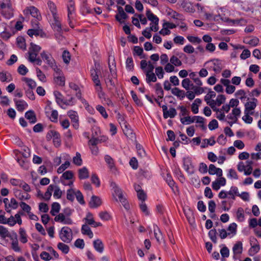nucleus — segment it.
<instances>
[{"label": "nucleus", "mask_w": 261, "mask_h": 261, "mask_svg": "<svg viewBox=\"0 0 261 261\" xmlns=\"http://www.w3.org/2000/svg\"><path fill=\"white\" fill-rule=\"evenodd\" d=\"M110 186L113 191L112 195L113 198L116 201L121 202L125 208L128 209L129 207V204L121 189L114 182H112Z\"/></svg>", "instance_id": "obj_1"}, {"label": "nucleus", "mask_w": 261, "mask_h": 261, "mask_svg": "<svg viewBox=\"0 0 261 261\" xmlns=\"http://www.w3.org/2000/svg\"><path fill=\"white\" fill-rule=\"evenodd\" d=\"M151 103H156L160 107L162 108L163 112V117L165 119L168 118H174L177 114L176 110L174 108H170L168 110L167 106L163 104V99H147Z\"/></svg>", "instance_id": "obj_2"}, {"label": "nucleus", "mask_w": 261, "mask_h": 261, "mask_svg": "<svg viewBox=\"0 0 261 261\" xmlns=\"http://www.w3.org/2000/svg\"><path fill=\"white\" fill-rule=\"evenodd\" d=\"M100 66L99 64L95 65V68H92L90 69V74L92 81L95 84L96 90L98 92L99 98H101V95H103L102 88L100 80L99 79L98 73H100Z\"/></svg>", "instance_id": "obj_3"}, {"label": "nucleus", "mask_w": 261, "mask_h": 261, "mask_svg": "<svg viewBox=\"0 0 261 261\" xmlns=\"http://www.w3.org/2000/svg\"><path fill=\"white\" fill-rule=\"evenodd\" d=\"M53 193V197L55 199H59L62 197L63 192L59 187L56 185H50L43 196V198L45 200L50 199L52 193Z\"/></svg>", "instance_id": "obj_4"}, {"label": "nucleus", "mask_w": 261, "mask_h": 261, "mask_svg": "<svg viewBox=\"0 0 261 261\" xmlns=\"http://www.w3.org/2000/svg\"><path fill=\"white\" fill-rule=\"evenodd\" d=\"M204 66H206L208 70H212L216 73H220L223 68L222 61L218 59H214L206 62Z\"/></svg>", "instance_id": "obj_5"}, {"label": "nucleus", "mask_w": 261, "mask_h": 261, "mask_svg": "<svg viewBox=\"0 0 261 261\" xmlns=\"http://www.w3.org/2000/svg\"><path fill=\"white\" fill-rule=\"evenodd\" d=\"M60 239L64 243H69L72 240L73 233L71 228L67 226L63 227L59 231Z\"/></svg>", "instance_id": "obj_6"}, {"label": "nucleus", "mask_w": 261, "mask_h": 261, "mask_svg": "<svg viewBox=\"0 0 261 261\" xmlns=\"http://www.w3.org/2000/svg\"><path fill=\"white\" fill-rule=\"evenodd\" d=\"M22 214V213L19 212L17 213H16L14 216H11L8 218H7L5 216L2 224H7L10 227L14 226L16 223H18L19 225H21L22 222L21 218V215Z\"/></svg>", "instance_id": "obj_7"}, {"label": "nucleus", "mask_w": 261, "mask_h": 261, "mask_svg": "<svg viewBox=\"0 0 261 261\" xmlns=\"http://www.w3.org/2000/svg\"><path fill=\"white\" fill-rule=\"evenodd\" d=\"M65 212L67 216L65 215L63 213H60L55 217V221L57 222L61 223L63 224H72L73 223V221L69 217V216L71 214V210L69 208H66Z\"/></svg>", "instance_id": "obj_8"}, {"label": "nucleus", "mask_w": 261, "mask_h": 261, "mask_svg": "<svg viewBox=\"0 0 261 261\" xmlns=\"http://www.w3.org/2000/svg\"><path fill=\"white\" fill-rule=\"evenodd\" d=\"M207 90H208V88L198 87L193 84L192 85L190 90L187 91V98H195L196 96L206 93Z\"/></svg>", "instance_id": "obj_9"}, {"label": "nucleus", "mask_w": 261, "mask_h": 261, "mask_svg": "<svg viewBox=\"0 0 261 261\" xmlns=\"http://www.w3.org/2000/svg\"><path fill=\"white\" fill-rule=\"evenodd\" d=\"M15 233L16 232L14 231L10 232L7 228L3 225H0V240L2 242H5L6 245L8 243L7 239H10Z\"/></svg>", "instance_id": "obj_10"}, {"label": "nucleus", "mask_w": 261, "mask_h": 261, "mask_svg": "<svg viewBox=\"0 0 261 261\" xmlns=\"http://www.w3.org/2000/svg\"><path fill=\"white\" fill-rule=\"evenodd\" d=\"M250 248L249 249L248 253L250 256H253L260 250V247L257 239L254 237L250 239Z\"/></svg>", "instance_id": "obj_11"}, {"label": "nucleus", "mask_w": 261, "mask_h": 261, "mask_svg": "<svg viewBox=\"0 0 261 261\" xmlns=\"http://www.w3.org/2000/svg\"><path fill=\"white\" fill-rule=\"evenodd\" d=\"M123 127L121 128L125 136L132 141H135L136 135L134 133L133 130L131 129L130 126L128 124H125L124 122H122Z\"/></svg>", "instance_id": "obj_12"}, {"label": "nucleus", "mask_w": 261, "mask_h": 261, "mask_svg": "<svg viewBox=\"0 0 261 261\" xmlns=\"http://www.w3.org/2000/svg\"><path fill=\"white\" fill-rule=\"evenodd\" d=\"M40 56L42 60L49 67L53 66L55 63H56L55 60L52 57L51 55L45 50H43L41 53Z\"/></svg>", "instance_id": "obj_13"}, {"label": "nucleus", "mask_w": 261, "mask_h": 261, "mask_svg": "<svg viewBox=\"0 0 261 261\" xmlns=\"http://www.w3.org/2000/svg\"><path fill=\"white\" fill-rule=\"evenodd\" d=\"M226 184V179L222 176H218V178L212 182V187L215 191L219 190L221 187H224Z\"/></svg>", "instance_id": "obj_14"}, {"label": "nucleus", "mask_w": 261, "mask_h": 261, "mask_svg": "<svg viewBox=\"0 0 261 261\" xmlns=\"http://www.w3.org/2000/svg\"><path fill=\"white\" fill-rule=\"evenodd\" d=\"M183 167L188 174H192L194 173V166L192 164L191 159L190 158L186 157L184 158Z\"/></svg>", "instance_id": "obj_15"}, {"label": "nucleus", "mask_w": 261, "mask_h": 261, "mask_svg": "<svg viewBox=\"0 0 261 261\" xmlns=\"http://www.w3.org/2000/svg\"><path fill=\"white\" fill-rule=\"evenodd\" d=\"M62 157L63 159L66 161L64 163L60 165L59 167L57 169V173L59 174L63 173L66 169L68 168L70 165V163L69 162V155L67 153H63Z\"/></svg>", "instance_id": "obj_16"}, {"label": "nucleus", "mask_w": 261, "mask_h": 261, "mask_svg": "<svg viewBox=\"0 0 261 261\" xmlns=\"http://www.w3.org/2000/svg\"><path fill=\"white\" fill-rule=\"evenodd\" d=\"M57 103L62 109H66L74 105L72 99H56Z\"/></svg>", "instance_id": "obj_17"}, {"label": "nucleus", "mask_w": 261, "mask_h": 261, "mask_svg": "<svg viewBox=\"0 0 261 261\" xmlns=\"http://www.w3.org/2000/svg\"><path fill=\"white\" fill-rule=\"evenodd\" d=\"M48 136L53 138V143L56 147H59L61 145V141L59 133L55 130H50L47 134V137Z\"/></svg>", "instance_id": "obj_18"}, {"label": "nucleus", "mask_w": 261, "mask_h": 261, "mask_svg": "<svg viewBox=\"0 0 261 261\" xmlns=\"http://www.w3.org/2000/svg\"><path fill=\"white\" fill-rule=\"evenodd\" d=\"M67 115L72 122L73 127L75 129L78 128L79 124L77 113L74 111L70 110L67 112Z\"/></svg>", "instance_id": "obj_19"}, {"label": "nucleus", "mask_w": 261, "mask_h": 261, "mask_svg": "<svg viewBox=\"0 0 261 261\" xmlns=\"http://www.w3.org/2000/svg\"><path fill=\"white\" fill-rule=\"evenodd\" d=\"M41 49V47L39 45L31 42L28 51L29 57H37Z\"/></svg>", "instance_id": "obj_20"}, {"label": "nucleus", "mask_w": 261, "mask_h": 261, "mask_svg": "<svg viewBox=\"0 0 261 261\" xmlns=\"http://www.w3.org/2000/svg\"><path fill=\"white\" fill-rule=\"evenodd\" d=\"M84 219L86 222L85 224L91 225L94 227H97L102 225V224L100 222H96L94 221L93 215L91 213H88Z\"/></svg>", "instance_id": "obj_21"}, {"label": "nucleus", "mask_w": 261, "mask_h": 261, "mask_svg": "<svg viewBox=\"0 0 261 261\" xmlns=\"http://www.w3.org/2000/svg\"><path fill=\"white\" fill-rule=\"evenodd\" d=\"M221 83L226 87V92L228 94L233 93L235 90L236 87L234 86L230 85V81L227 79H222L220 80Z\"/></svg>", "instance_id": "obj_22"}, {"label": "nucleus", "mask_w": 261, "mask_h": 261, "mask_svg": "<svg viewBox=\"0 0 261 261\" xmlns=\"http://www.w3.org/2000/svg\"><path fill=\"white\" fill-rule=\"evenodd\" d=\"M117 9L118 13L115 15V19L119 22L123 23L124 21H122L121 19H126L128 18V15L125 13L123 8L121 6H118Z\"/></svg>", "instance_id": "obj_23"}, {"label": "nucleus", "mask_w": 261, "mask_h": 261, "mask_svg": "<svg viewBox=\"0 0 261 261\" xmlns=\"http://www.w3.org/2000/svg\"><path fill=\"white\" fill-rule=\"evenodd\" d=\"M11 242V247L15 252H19L21 251V248L19 246L17 235L16 233L13 235L12 238L10 239Z\"/></svg>", "instance_id": "obj_24"}, {"label": "nucleus", "mask_w": 261, "mask_h": 261, "mask_svg": "<svg viewBox=\"0 0 261 261\" xmlns=\"http://www.w3.org/2000/svg\"><path fill=\"white\" fill-rule=\"evenodd\" d=\"M14 193L15 197L20 200H27L31 198L30 195L26 192L15 190Z\"/></svg>", "instance_id": "obj_25"}, {"label": "nucleus", "mask_w": 261, "mask_h": 261, "mask_svg": "<svg viewBox=\"0 0 261 261\" xmlns=\"http://www.w3.org/2000/svg\"><path fill=\"white\" fill-rule=\"evenodd\" d=\"M18 236L19 241L21 243L25 244L28 242L29 236L27 233V231L23 228L20 227L19 228L18 231Z\"/></svg>", "instance_id": "obj_26"}, {"label": "nucleus", "mask_w": 261, "mask_h": 261, "mask_svg": "<svg viewBox=\"0 0 261 261\" xmlns=\"http://www.w3.org/2000/svg\"><path fill=\"white\" fill-rule=\"evenodd\" d=\"M208 173L210 175H217V176H222L223 171L221 168H217L214 165L210 164L208 170Z\"/></svg>", "instance_id": "obj_27"}, {"label": "nucleus", "mask_w": 261, "mask_h": 261, "mask_svg": "<svg viewBox=\"0 0 261 261\" xmlns=\"http://www.w3.org/2000/svg\"><path fill=\"white\" fill-rule=\"evenodd\" d=\"M207 103L213 109H216L217 107L220 106L224 102L225 99H205Z\"/></svg>", "instance_id": "obj_28"}, {"label": "nucleus", "mask_w": 261, "mask_h": 261, "mask_svg": "<svg viewBox=\"0 0 261 261\" xmlns=\"http://www.w3.org/2000/svg\"><path fill=\"white\" fill-rule=\"evenodd\" d=\"M54 19V22L51 24V27L54 31H56L58 33H62V27L61 23L59 20L58 16L53 17Z\"/></svg>", "instance_id": "obj_29"}, {"label": "nucleus", "mask_w": 261, "mask_h": 261, "mask_svg": "<svg viewBox=\"0 0 261 261\" xmlns=\"http://www.w3.org/2000/svg\"><path fill=\"white\" fill-rule=\"evenodd\" d=\"M256 99H251L250 101H249L248 102L245 103V111H247L248 112H253V110L256 107Z\"/></svg>", "instance_id": "obj_30"}, {"label": "nucleus", "mask_w": 261, "mask_h": 261, "mask_svg": "<svg viewBox=\"0 0 261 261\" xmlns=\"http://www.w3.org/2000/svg\"><path fill=\"white\" fill-rule=\"evenodd\" d=\"M236 219L238 222H242L245 220V215L244 209L240 207L236 212Z\"/></svg>", "instance_id": "obj_31"}, {"label": "nucleus", "mask_w": 261, "mask_h": 261, "mask_svg": "<svg viewBox=\"0 0 261 261\" xmlns=\"http://www.w3.org/2000/svg\"><path fill=\"white\" fill-rule=\"evenodd\" d=\"M18 206V202L14 198H11L10 201L6 206L5 210L7 213H11L12 210H16Z\"/></svg>", "instance_id": "obj_32"}, {"label": "nucleus", "mask_w": 261, "mask_h": 261, "mask_svg": "<svg viewBox=\"0 0 261 261\" xmlns=\"http://www.w3.org/2000/svg\"><path fill=\"white\" fill-rule=\"evenodd\" d=\"M181 6L184 10L187 12L193 13L195 12V8L193 4L189 1H184Z\"/></svg>", "instance_id": "obj_33"}, {"label": "nucleus", "mask_w": 261, "mask_h": 261, "mask_svg": "<svg viewBox=\"0 0 261 261\" xmlns=\"http://www.w3.org/2000/svg\"><path fill=\"white\" fill-rule=\"evenodd\" d=\"M102 203L101 199L97 196H93L91 197L89 205L91 207L96 208L99 206Z\"/></svg>", "instance_id": "obj_34"}, {"label": "nucleus", "mask_w": 261, "mask_h": 261, "mask_svg": "<svg viewBox=\"0 0 261 261\" xmlns=\"http://www.w3.org/2000/svg\"><path fill=\"white\" fill-rule=\"evenodd\" d=\"M146 15L147 17V19L151 21L152 22V23H153V24H155L156 25L157 23H159V18L157 17V16L154 15L151 11L150 10L148 9L146 11Z\"/></svg>", "instance_id": "obj_35"}, {"label": "nucleus", "mask_w": 261, "mask_h": 261, "mask_svg": "<svg viewBox=\"0 0 261 261\" xmlns=\"http://www.w3.org/2000/svg\"><path fill=\"white\" fill-rule=\"evenodd\" d=\"M237 225L236 223H232L229 224L226 231L228 234V237L231 238L236 234Z\"/></svg>", "instance_id": "obj_36"}, {"label": "nucleus", "mask_w": 261, "mask_h": 261, "mask_svg": "<svg viewBox=\"0 0 261 261\" xmlns=\"http://www.w3.org/2000/svg\"><path fill=\"white\" fill-rule=\"evenodd\" d=\"M94 249L99 253H102L104 249L103 244L100 239H97L93 242Z\"/></svg>", "instance_id": "obj_37"}, {"label": "nucleus", "mask_w": 261, "mask_h": 261, "mask_svg": "<svg viewBox=\"0 0 261 261\" xmlns=\"http://www.w3.org/2000/svg\"><path fill=\"white\" fill-rule=\"evenodd\" d=\"M16 108L19 111H23L28 108L27 103L22 99H18L15 101Z\"/></svg>", "instance_id": "obj_38"}, {"label": "nucleus", "mask_w": 261, "mask_h": 261, "mask_svg": "<svg viewBox=\"0 0 261 261\" xmlns=\"http://www.w3.org/2000/svg\"><path fill=\"white\" fill-rule=\"evenodd\" d=\"M172 93L178 98H185L187 97V92L180 90L179 88L175 87L171 90Z\"/></svg>", "instance_id": "obj_39"}, {"label": "nucleus", "mask_w": 261, "mask_h": 261, "mask_svg": "<svg viewBox=\"0 0 261 261\" xmlns=\"http://www.w3.org/2000/svg\"><path fill=\"white\" fill-rule=\"evenodd\" d=\"M89 176V173L88 169L84 167L79 170V177L81 179L88 178Z\"/></svg>", "instance_id": "obj_40"}, {"label": "nucleus", "mask_w": 261, "mask_h": 261, "mask_svg": "<svg viewBox=\"0 0 261 261\" xmlns=\"http://www.w3.org/2000/svg\"><path fill=\"white\" fill-rule=\"evenodd\" d=\"M233 253L234 255L241 254L243 251V244L240 241L237 242L232 248Z\"/></svg>", "instance_id": "obj_41"}, {"label": "nucleus", "mask_w": 261, "mask_h": 261, "mask_svg": "<svg viewBox=\"0 0 261 261\" xmlns=\"http://www.w3.org/2000/svg\"><path fill=\"white\" fill-rule=\"evenodd\" d=\"M216 142L214 138L212 137L209 139H205L203 140L201 143L200 147L202 148L207 147L208 146H213L215 144Z\"/></svg>", "instance_id": "obj_42"}, {"label": "nucleus", "mask_w": 261, "mask_h": 261, "mask_svg": "<svg viewBox=\"0 0 261 261\" xmlns=\"http://www.w3.org/2000/svg\"><path fill=\"white\" fill-rule=\"evenodd\" d=\"M82 233L84 235H87L89 238L91 239L93 237V233L90 227L87 224H84L81 228Z\"/></svg>", "instance_id": "obj_43"}, {"label": "nucleus", "mask_w": 261, "mask_h": 261, "mask_svg": "<svg viewBox=\"0 0 261 261\" xmlns=\"http://www.w3.org/2000/svg\"><path fill=\"white\" fill-rule=\"evenodd\" d=\"M239 190L237 187L232 186L229 191H228L229 197L233 200L235 199V197L239 195Z\"/></svg>", "instance_id": "obj_44"}, {"label": "nucleus", "mask_w": 261, "mask_h": 261, "mask_svg": "<svg viewBox=\"0 0 261 261\" xmlns=\"http://www.w3.org/2000/svg\"><path fill=\"white\" fill-rule=\"evenodd\" d=\"M201 101L200 99H196L191 106V110L192 112L196 114L198 113L199 112V107L201 105Z\"/></svg>", "instance_id": "obj_45"}, {"label": "nucleus", "mask_w": 261, "mask_h": 261, "mask_svg": "<svg viewBox=\"0 0 261 261\" xmlns=\"http://www.w3.org/2000/svg\"><path fill=\"white\" fill-rule=\"evenodd\" d=\"M48 7L53 15V17L58 16L57 7L55 4L52 1H48L47 2Z\"/></svg>", "instance_id": "obj_46"}, {"label": "nucleus", "mask_w": 261, "mask_h": 261, "mask_svg": "<svg viewBox=\"0 0 261 261\" xmlns=\"http://www.w3.org/2000/svg\"><path fill=\"white\" fill-rule=\"evenodd\" d=\"M25 117L31 123H35L36 122V116L33 111H29L27 112L25 114Z\"/></svg>", "instance_id": "obj_47"}, {"label": "nucleus", "mask_w": 261, "mask_h": 261, "mask_svg": "<svg viewBox=\"0 0 261 261\" xmlns=\"http://www.w3.org/2000/svg\"><path fill=\"white\" fill-rule=\"evenodd\" d=\"M60 204L58 202H54L51 205V208L50 212L51 215L56 216L57 214L60 211Z\"/></svg>", "instance_id": "obj_48"}, {"label": "nucleus", "mask_w": 261, "mask_h": 261, "mask_svg": "<svg viewBox=\"0 0 261 261\" xmlns=\"http://www.w3.org/2000/svg\"><path fill=\"white\" fill-rule=\"evenodd\" d=\"M17 44L18 46L22 50L26 49L25 40L24 37L19 36L16 39Z\"/></svg>", "instance_id": "obj_49"}, {"label": "nucleus", "mask_w": 261, "mask_h": 261, "mask_svg": "<svg viewBox=\"0 0 261 261\" xmlns=\"http://www.w3.org/2000/svg\"><path fill=\"white\" fill-rule=\"evenodd\" d=\"M165 179L169 186L173 190H174V188H176V186L175 185V182L172 179V177L171 175L167 173L166 175L165 176Z\"/></svg>", "instance_id": "obj_50"}, {"label": "nucleus", "mask_w": 261, "mask_h": 261, "mask_svg": "<svg viewBox=\"0 0 261 261\" xmlns=\"http://www.w3.org/2000/svg\"><path fill=\"white\" fill-rule=\"evenodd\" d=\"M54 81L59 86H64L65 83V77L63 75L54 76Z\"/></svg>", "instance_id": "obj_51"}, {"label": "nucleus", "mask_w": 261, "mask_h": 261, "mask_svg": "<svg viewBox=\"0 0 261 261\" xmlns=\"http://www.w3.org/2000/svg\"><path fill=\"white\" fill-rule=\"evenodd\" d=\"M105 160L108 164L109 168L112 171L116 170V168L114 166V163L113 159L109 155H106L105 156Z\"/></svg>", "instance_id": "obj_52"}, {"label": "nucleus", "mask_w": 261, "mask_h": 261, "mask_svg": "<svg viewBox=\"0 0 261 261\" xmlns=\"http://www.w3.org/2000/svg\"><path fill=\"white\" fill-rule=\"evenodd\" d=\"M193 84V83L189 78L184 79L181 82L182 87L185 88L187 91L190 90V88L192 87V85Z\"/></svg>", "instance_id": "obj_53"}, {"label": "nucleus", "mask_w": 261, "mask_h": 261, "mask_svg": "<svg viewBox=\"0 0 261 261\" xmlns=\"http://www.w3.org/2000/svg\"><path fill=\"white\" fill-rule=\"evenodd\" d=\"M244 115L242 117L243 120L247 124H251L253 121V118L250 116L252 115L253 112H248L244 111Z\"/></svg>", "instance_id": "obj_54"}, {"label": "nucleus", "mask_w": 261, "mask_h": 261, "mask_svg": "<svg viewBox=\"0 0 261 261\" xmlns=\"http://www.w3.org/2000/svg\"><path fill=\"white\" fill-rule=\"evenodd\" d=\"M67 10H68V19H70V15H72L75 10L74 8V3L72 0L70 1L68 4L67 5Z\"/></svg>", "instance_id": "obj_55"}, {"label": "nucleus", "mask_w": 261, "mask_h": 261, "mask_svg": "<svg viewBox=\"0 0 261 261\" xmlns=\"http://www.w3.org/2000/svg\"><path fill=\"white\" fill-rule=\"evenodd\" d=\"M180 121L182 124L188 125L194 122L193 116H185L180 117Z\"/></svg>", "instance_id": "obj_56"}, {"label": "nucleus", "mask_w": 261, "mask_h": 261, "mask_svg": "<svg viewBox=\"0 0 261 261\" xmlns=\"http://www.w3.org/2000/svg\"><path fill=\"white\" fill-rule=\"evenodd\" d=\"M57 247L64 254H67L69 251V246L63 243H59L57 245Z\"/></svg>", "instance_id": "obj_57"}, {"label": "nucleus", "mask_w": 261, "mask_h": 261, "mask_svg": "<svg viewBox=\"0 0 261 261\" xmlns=\"http://www.w3.org/2000/svg\"><path fill=\"white\" fill-rule=\"evenodd\" d=\"M76 191L72 188H70L67 190V198L68 200L73 201L74 199V196L76 195Z\"/></svg>", "instance_id": "obj_58"}, {"label": "nucleus", "mask_w": 261, "mask_h": 261, "mask_svg": "<svg viewBox=\"0 0 261 261\" xmlns=\"http://www.w3.org/2000/svg\"><path fill=\"white\" fill-rule=\"evenodd\" d=\"M136 148L137 154L139 156L143 158L146 155V152L141 144L136 142Z\"/></svg>", "instance_id": "obj_59"}, {"label": "nucleus", "mask_w": 261, "mask_h": 261, "mask_svg": "<svg viewBox=\"0 0 261 261\" xmlns=\"http://www.w3.org/2000/svg\"><path fill=\"white\" fill-rule=\"evenodd\" d=\"M73 173L72 171H66L64 172L60 177V179H67V180H73Z\"/></svg>", "instance_id": "obj_60"}, {"label": "nucleus", "mask_w": 261, "mask_h": 261, "mask_svg": "<svg viewBox=\"0 0 261 261\" xmlns=\"http://www.w3.org/2000/svg\"><path fill=\"white\" fill-rule=\"evenodd\" d=\"M252 163L253 162L251 161H247L246 162V168L245 171V175H250L252 173Z\"/></svg>", "instance_id": "obj_61"}, {"label": "nucleus", "mask_w": 261, "mask_h": 261, "mask_svg": "<svg viewBox=\"0 0 261 261\" xmlns=\"http://www.w3.org/2000/svg\"><path fill=\"white\" fill-rule=\"evenodd\" d=\"M30 12L33 17L36 18L37 19H39L41 17L38 9L34 6L30 7Z\"/></svg>", "instance_id": "obj_62"}, {"label": "nucleus", "mask_w": 261, "mask_h": 261, "mask_svg": "<svg viewBox=\"0 0 261 261\" xmlns=\"http://www.w3.org/2000/svg\"><path fill=\"white\" fill-rule=\"evenodd\" d=\"M17 162L19 165L23 169H28L29 167V163L25 159L17 158Z\"/></svg>", "instance_id": "obj_63"}, {"label": "nucleus", "mask_w": 261, "mask_h": 261, "mask_svg": "<svg viewBox=\"0 0 261 261\" xmlns=\"http://www.w3.org/2000/svg\"><path fill=\"white\" fill-rule=\"evenodd\" d=\"M22 81L24 82L29 87V88L34 89L36 86V82L31 79L23 77Z\"/></svg>", "instance_id": "obj_64"}]
</instances>
